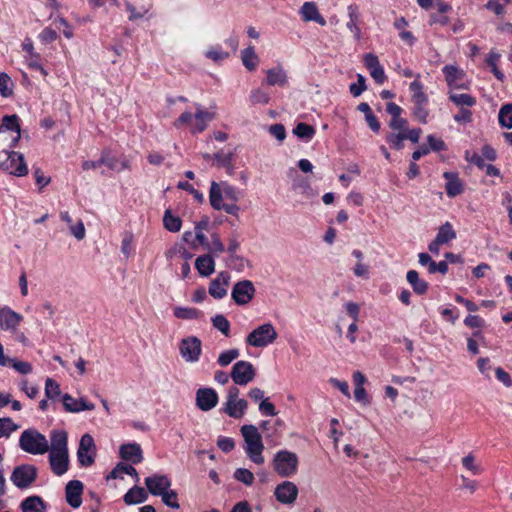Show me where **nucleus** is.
<instances>
[{
    "label": "nucleus",
    "instance_id": "obj_1",
    "mask_svg": "<svg viewBox=\"0 0 512 512\" xmlns=\"http://www.w3.org/2000/svg\"><path fill=\"white\" fill-rule=\"evenodd\" d=\"M241 433L246 444L244 449L250 460L257 465L263 464L264 457L262 456V452L264 450V444L257 427L251 424L243 425L241 427Z\"/></svg>",
    "mask_w": 512,
    "mask_h": 512
},
{
    "label": "nucleus",
    "instance_id": "obj_2",
    "mask_svg": "<svg viewBox=\"0 0 512 512\" xmlns=\"http://www.w3.org/2000/svg\"><path fill=\"white\" fill-rule=\"evenodd\" d=\"M20 448L33 455H42L49 451L50 445L45 435L36 429L24 430L19 438Z\"/></svg>",
    "mask_w": 512,
    "mask_h": 512
},
{
    "label": "nucleus",
    "instance_id": "obj_3",
    "mask_svg": "<svg viewBox=\"0 0 512 512\" xmlns=\"http://www.w3.org/2000/svg\"><path fill=\"white\" fill-rule=\"evenodd\" d=\"M22 321L23 316L21 314L13 311L8 306L0 307V329L9 331L16 341L26 345L28 338L24 332L19 330Z\"/></svg>",
    "mask_w": 512,
    "mask_h": 512
},
{
    "label": "nucleus",
    "instance_id": "obj_4",
    "mask_svg": "<svg viewBox=\"0 0 512 512\" xmlns=\"http://www.w3.org/2000/svg\"><path fill=\"white\" fill-rule=\"evenodd\" d=\"M278 337L277 331L271 323H264L255 328L246 337V343L252 347H266Z\"/></svg>",
    "mask_w": 512,
    "mask_h": 512
},
{
    "label": "nucleus",
    "instance_id": "obj_5",
    "mask_svg": "<svg viewBox=\"0 0 512 512\" xmlns=\"http://www.w3.org/2000/svg\"><path fill=\"white\" fill-rule=\"evenodd\" d=\"M273 467L278 475L290 477L297 472L298 457L294 452L287 450L278 451L273 459Z\"/></svg>",
    "mask_w": 512,
    "mask_h": 512
},
{
    "label": "nucleus",
    "instance_id": "obj_6",
    "mask_svg": "<svg viewBox=\"0 0 512 512\" xmlns=\"http://www.w3.org/2000/svg\"><path fill=\"white\" fill-rule=\"evenodd\" d=\"M410 91L412 92V101L414 103L413 116L422 124H426L429 115V111L426 108L428 97L423 92V85L418 80H414L410 84Z\"/></svg>",
    "mask_w": 512,
    "mask_h": 512
},
{
    "label": "nucleus",
    "instance_id": "obj_7",
    "mask_svg": "<svg viewBox=\"0 0 512 512\" xmlns=\"http://www.w3.org/2000/svg\"><path fill=\"white\" fill-rule=\"evenodd\" d=\"M6 159L0 162V169L12 175L22 177L27 175L28 168L23 154L15 151H4Z\"/></svg>",
    "mask_w": 512,
    "mask_h": 512
},
{
    "label": "nucleus",
    "instance_id": "obj_8",
    "mask_svg": "<svg viewBox=\"0 0 512 512\" xmlns=\"http://www.w3.org/2000/svg\"><path fill=\"white\" fill-rule=\"evenodd\" d=\"M230 376L234 384L245 386L254 380L256 370L251 362L241 360L233 365Z\"/></svg>",
    "mask_w": 512,
    "mask_h": 512
},
{
    "label": "nucleus",
    "instance_id": "obj_9",
    "mask_svg": "<svg viewBox=\"0 0 512 512\" xmlns=\"http://www.w3.org/2000/svg\"><path fill=\"white\" fill-rule=\"evenodd\" d=\"M37 477V468L31 464H23L16 466L11 474V481L13 484L24 489L29 487Z\"/></svg>",
    "mask_w": 512,
    "mask_h": 512
},
{
    "label": "nucleus",
    "instance_id": "obj_10",
    "mask_svg": "<svg viewBox=\"0 0 512 512\" xmlns=\"http://www.w3.org/2000/svg\"><path fill=\"white\" fill-rule=\"evenodd\" d=\"M96 446L90 434H84L79 443L77 458L81 466H91L95 461Z\"/></svg>",
    "mask_w": 512,
    "mask_h": 512
},
{
    "label": "nucleus",
    "instance_id": "obj_11",
    "mask_svg": "<svg viewBox=\"0 0 512 512\" xmlns=\"http://www.w3.org/2000/svg\"><path fill=\"white\" fill-rule=\"evenodd\" d=\"M256 289L250 280L237 282L231 292V297L238 305L248 304L254 297Z\"/></svg>",
    "mask_w": 512,
    "mask_h": 512
},
{
    "label": "nucleus",
    "instance_id": "obj_12",
    "mask_svg": "<svg viewBox=\"0 0 512 512\" xmlns=\"http://www.w3.org/2000/svg\"><path fill=\"white\" fill-rule=\"evenodd\" d=\"M218 394L213 388H199L196 391L195 402L198 409L207 412L215 408L218 404Z\"/></svg>",
    "mask_w": 512,
    "mask_h": 512
},
{
    "label": "nucleus",
    "instance_id": "obj_13",
    "mask_svg": "<svg viewBox=\"0 0 512 512\" xmlns=\"http://www.w3.org/2000/svg\"><path fill=\"white\" fill-rule=\"evenodd\" d=\"M274 496L281 504L290 505L297 499L298 488L293 482L284 481L276 486Z\"/></svg>",
    "mask_w": 512,
    "mask_h": 512
},
{
    "label": "nucleus",
    "instance_id": "obj_14",
    "mask_svg": "<svg viewBox=\"0 0 512 512\" xmlns=\"http://www.w3.org/2000/svg\"><path fill=\"white\" fill-rule=\"evenodd\" d=\"M179 349L187 362H196L201 354V341L197 337L183 339Z\"/></svg>",
    "mask_w": 512,
    "mask_h": 512
},
{
    "label": "nucleus",
    "instance_id": "obj_15",
    "mask_svg": "<svg viewBox=\"0 0 512 512\" xmlns=\"http://www.w3.org/2000/svg\"><path fill=\"white\" fill-rule=\"evenodd\" d=\"M145 485L153 496H161L171 487V480L166 475H153L145 479Z\"/></svg>",
    "mask_w": 512,
    "mask_h": 512
},
{
    "label": "nucleus",
    "instance_id": "obj_16",
    "mask_svg": "<svg viewBox=\"0 0 512 512\" xmlns=\"http://www.w3.org/2000/svg\"><path fill=\"white\" fill-rule=\"evenodd\" d=\"M84 486L79 480H71L65 487V496L67 503L73 507L78 508L82 504V494Z\"/></svg>",
    "mask_w": 512,
    "mask_h": 512
},
{
    "label": "nucleus",
    "instance_id": "obj_17",
    "mask_svg": "<svg viewBox=\"0 0 512 512\" xmlns=\"http://www.w3.org/2000/svg\"><path fill=\"white\" fill-rule=\"evenodd\" d=\"M230 275L227 272H220L219 275L211 281L209 286V294L215 299H221L227 294Z\"/></svg>",
    "mask_w": 512,
    "mask_h": 512
},
{
    "label": "nucleus",
    "instance_id": "obj_18",
    "mask_svg": "<svg viewBox=\"0 0 512 512\" xmlns=\"http://www.w3.org/2000/svg\"><path fill=\"white\" fill-rule=\"evenodd\" d=\"M364 64L376 83L383 84L385 82L386 75L376 55L372 53L366 54L364 56Z\"/></svg>",
    "mask_w": 512,
    "mask_h": 512
},
{
    "label": "nucleus",
    "instance_id": "obj_19",
    "mask_svg": "<svg viewBox=\"0 0 512 512\" xmlns=\"http://www.w3.org/2000/svg\"><path fill=\"white\" fill-rule=\"evenodd\" d=\"M248 402L243 398L226 400L223 404L222 411L229 417L240 419L246 413Z\"/></svg>",
    "mask_w": 512,
    "mask_h": 512
},
{
    "label": "nucleus",
    "instance_id": "obj_20",
    "mask_svg": "<svg viewBox=\"0 0 512 512\" xmlns=\"http://www.w3.org/2000/svg\"><path fill=\"white\" fill-rule=\"evenodd\" d=\"M49 463L55 475L61 476L65 474L69 467L68 452H50Z\"/></svg>",
    "mask_w": 512,
    "mask_h": 512
},
{
    "label": "nucleus",
    "instance_id": "obj_21",
    "mask_svg": "<svg viewBox=\"0 0 512 512\" xmlns=\"http://www.w3.org/2000/svg\"><path fill=\"white\" fill-rule=\"evenodd\" d=\"M62 403L64 409L71 413H78L84 410H93L95 408L93 403L87 402L83 398L76 400L67 393L62 396Z\"/></svg>",
    "mask_w": 512,
    "mask_h": 512
},
{
    "label": "nucleus",
    "instance_id": "obj_22",
    "mask_svg": "<svg viewBox=\"0 0 512 512\" xmlns=\"http://www.w3.org/2000/svg\"><path fill=\"white\" fill-rule=\"evenodd\" d=\"M300 13H301L302 19L305 22L314 21L321 26L326 25V20L319 13L317 5L314 2H305L301 7Z\"/></svg>",
    "mask_w": 512,
    "mask_h": 512
},
{
    "label": "nucleus",
    "instance_id": "obj_23",
    "mask_svg": "<svg viewBox=\"0 0 512 512\" xmlns=\"http://www.w3.org/2000/svg\"><path fill=\"white\" fill-rule=\"evenodd\" d=\"M120 456L122 459L131 461L134 464L140 463L143 460L141 446L137 443L121 445Z\"/></svg>",
    "mask_w": 512,
    "mask_h": 512
},
{
    "label": "nucleus",
    "instance_id": "obj_24",
    "mask_svg": "<svg viewBox=\"0 0 512 512\" xmlns=\"http://www.w3.org/2000/svg\"><path fill=\"white\" fill-rule=\"evenodd\" d=\"M443 176L447 180L445 190L449 197H455L463 192V184L457 173L444 172Z\"/></svg>",
    "mask_w": 512,
    "mask_h": 512
},
{
    "label": "nucleus",
    "instance_id": "obj_25",
    "mask_svg": "<svg viewBox=\"0 0 512 512\" xmlns=\"http://www.w3.org/2000/svg\"><path fill=\"white\" fill-rule=\"evenodd\" d=\"M349 21L346 24V27L349 29L351 33H353L356 40L361 39V30L358 26L360 22V13L357 5L351 4L347 8Z\"/></svg>",
    "mask_w": 512,
    "mask_h": 512
},
{
    "label": "nucleus",
    "instance_id": "obj_26",
    "mask_svg": "<svg viewBox=\"0 0 512 512\" xmlns=\"http://www.w3.org/2000/svg\"><path fill=\"white\" fill-rule=\"evenodd\" d=\"M67 433L63 430H53L50 435V452H68Z\"/></svg>",
    "mask_w": 512,
    "mask_h": 512
},
{
    "label": "nucleus",
    "instance_id": "obj_27",
    "mask_svg": "<svg viewBox=\"0 0 512 512\" xmlns=\"http://www.w3.org/2000/svg\"><path fill=\"white\" fill-rule=\"evenodd\" d=\"M22 512H45L46 504L39 496L33 495L25 498L21 502Z\"/></svg>",
    "mask_w": 512,
    "mask_h": 512
},
{
    "label": "nucleus",
    "instance_id": "obj_28",
    "mask_svg": "<svg viewBox=\"0 0 512 512\" xmlns=\"http://www.w3.org/2000/svg\"><path fill=\"white\" fill-rule=\"evenodd\" d=\"M195 267L201 276L208 277L215 270V262L211 255L205 254L196 259Z\"/></svg>",
    "mask_w": 512,
    "mask_h": 512
},
{
    "label": "nucleus",
    "instance_id": "obj_29",
    "mask_svg": "<svg viewBox=\"0 0 512 512\" xmlns=\"http://www.w3.org/2000/svg\"><path fill=\"white\" fill-rule=\"evenodd\" d=\"M148 494L144 488L139 486H134L129 489L127 493L124 495L123 499L127 505H135L143 503L147 500Z\"/></svg>",
    "mask_w": 512,
    "mask_h": 512
},
{
    "label": "nucleus",
    "instance_id": "obj_30",
    "mask_svg": "<svg viewBox=\"0 0 512 512\" xmlns=\"http://www.w3.org/2000/svg\"><path fill=\"white\" fill-rule=\"evenodd\" d=\"M406 279L412 286L413 291L419 295H423L428 290V283L420 279L419 274L416 270H410L407 272Z\"/></svg>",
    "mask_w": 512,
    "mask_h": 512
},
{
    "label": "nucleus",
    "instance_id": "obj_31",
    "mask_svg": "<svg viewBox=\"0 0 512 512\" xmlns=\"http://www.w3.org/2000/svg\"><path fill=\"white\" fill-rule=\"evenodd\" d=\"M267 84L270 86H284L287 83V75L281 67L267 70Z\"/></svg>",
    "mask_w": 512,
    "mask_h": 512
},
{
    "label": "nucleus",
    "instance_id": "obj_32",
    "mask_svg": "<svg viewBox=\"0 0 512 512\" xmlns=\"http://www.w3.org/2000/svg\"><path fill=\"white\" fill-rule=\"evenodd\" d=\"M233 152H228L224 154L223 152H217L213 155L214 164L217 167H224L227 169L229 174L233 173L234 165H233Z\"/></svg>",
    "mask_w": 512,
    "mask_h": 512
},
{
    "label": "nucleus",
    "instance_id": "obj_33",
    "mask_svg": "<svg viewBox=\"0 0 512 512\" xmlns=\"http://www.w3.org/2000/svg\"><path fill=\"white\" fill-rule=\"evenodd\" d=\"M241 59H242L243 65L249 71L255 70L259 63V58H258L257 54L255 53L253 46H248L247 48L242 50Z\"/></svg>",
    "mask_w": 512,
    "mask_h": 512
},
{
    "label": "nucleus",
    "instance_id": "obj_34",
    "mask_svg": "<svg viewBox=\"0 0 512 512\" xmlns=\"http://www.w3.org/2000/svg\"><path fill=\"white\" fill-rule=\"evenodd\" d=\"M449 100L453 102L455 105L459 106L460 108L465 107H472L476 104V99L470 94L462 93V94H455L451 93L449 95Z\"/></svg>",
    "mask_w": 512,
    "mask_h": 512
},
{
    "label": "nucleus",
    "instance_id": "obj_35",
    "mask_svg": "<svg viewBox=\"0 0 512 512\" xmlns=\"http://www.w3.org/2000/svg\"><path fill=\"white\" fill-rule=\"evenodd\" d=\"M501 58V55L494 51V50H491L488 54V57L486 59V63L487 65L490 67L491 69V72L493 73V75L498 79L500 80L501 82L504 81L505 79V75L502 71H500L497 67V62L499 61V59Z\"/></svg>",
    "mask_w": 512,
    "mask_h": 512
},
{
    "label": "nucleus",
    "instance_id": "obj_36",
    "mask_svg": "<svg viewBox=\"0 0 512 512\" xmlns=\"http://www.w3.org/2000/svg\"><path fill=\"white\" fill-rule=\"evenodd\" d=\"M293 133L298 138L308 141L314 137L316 130L312 125L300 122L293 129Z\"/></svg>",
    "mask_w": 512,
    "mask_h": 512
},
{
    "label": "nucleus",
    "instance_id": "obj_37",
    "mask_svg": "<svg viewBox=\"0 0 512 512\" xmlns=\"http://www.w3.org/2000/svg\"><path fill=\"white\" fill-rule=\"evenodd\" d=\"M61 395L59 383L53 378H47L45 381V396L47 399L56 401Z\"/></svg>",
    "mask_w": 512,
    "mask_h": 512
},
{
    "label": "nucleus",
    "instance_id": "obj_38",
    "mask_svg": "<svg viewBox=\"0 0 512 512\" xmlns=\"http://www.w3.org/2000/svg\"><path fill=\"white\" fill-rule=\"evenodd\" d=\"M174 316L179 319L191 320L200 318L202 316V313L196 308L175 307Z\"/></svg>",
    "mask_w": 512,
    "mask_h": 512
},
{
    "label": "nucleus",
    "instance_id": "obj_39",
    "mask_svg": "<svg viewBox=\"0 0 512 512\" xmlns=\"http://www.w3.org/2000/svg\"><path fill=\"white\" fill-rule=\"evenodd\" d=\"M210 204L213 208L220 210L222 209V192L219 184L215 181H212L210 187Z\"/></svg>",
    "mask_w": 512,
    "mask_h": 512
},
{
    "label": "nucleus",
    "instance_id": "obj_40",
    "mask_svg": "<svg viewBox=\"0 0 512 512\" xmlns=\"http://www.w3.org/2000/svg\"><path fill=\"white\" fill-rule=\"evenodd\" d=\"M498 119L502 127L512 129V104H505L500 108Z\"/></svg>",
    "mask_w": 512,
    "mask_h": 512
},
{
    "label": "nucleus",
    "instance_id": "obj_41",
    "mask_svg": "<svg viewBox=\"0 0 512 512\" xmlns=\"http://www.w3.org/2000/svg\"><path fill=\"white\" fill-rule=\"evenodd\" d=\"M10 130L15 131L17 133L20 132V124H19V118L16 114L13 115H5L2 119V124L0 126V133L3 130Z\"/></svg>",
    "mask_w": 512,
    "mask_h": 512
},
{
    "label": "nucleus",
    "instance_id": "obj_42",
    "mask_svg": "<svg viewBox=\"0 0 512 512\" xmlns=\"http://www.w3.org/2000/svg\"><path fill=\"white\" fill-rule=\"evenodd\" d=\"M456 234L452 229V226H441L439 232L434 239L439 245L447 244L449 241L454 239Z\"/></svg>",
    "mask_w": 512,
    "mask_h": 512
},
{
    "label": "nucleus",
    "instance_id": "obj_43",
    "mask_svg": "<svg viewBox=\"0 0 512 512\" xmlns=\"http://www.w3.org/2000/svg\"><path fill=\"white\" fill-rule=\"evenodd\" d=\"M240 355L239 350L236 348L229 349L227 351H224L220 353L217 359V363L221 367H226L230 365L236 358H238Z\"/></svg>",
    "mask_w": 512,
    "mask_h": 512
},
{
    "label": "nucleus",
    "instance_id": "obj_44",
    "mask_svg": "<svg viewBox=\"0 0 512 512\" xmlns=\"http://www.w3.org/2000/svg\"><path fill=\"white\" fill-rule=\"evenodd\" d=\"M161 499L166 506L172 509L180 508V504L178 502V495L174 490H171L170 488L161 495Z\"/></svg>",
    "mask_w": 512,
    "mask_h": 512
},
{
    "label": "nucleus",
    "instance_id": "obj_45",
    "mask_svg": "<svg viewBox=\"0 0 512 512\" xmlns=\"http://www.w3.org/2000/svg\"><path fill=\"white\" fill-rule=\"evenodd\" d=\"M213 326L218 329L225 336H229L230 323L223 315H216L212 318Z\"/></svg>",
    "mask_w": 512,
    "mask_h": 512
},
{
    "label": "nucleus",
    "instance_id": "obj_46",
    "mask_svg": "<svg viewBox=\"0 0 512 512\" xmlns=\"http://www.w3.org/2000/svg\"><path fill=\"white\" fill-rule=\"evenodd\" d=\"M234 478L248 486L254 482L253 473L245 468H238L234 473Z\"/></svg>",
    "mask_w": 512,
    "mask_h": 512
},
{
    "label": "nucleus",
    "instance_id": "obj_47",
    "mask_svg": "<svg viewBox=\"0 0 512 512\" xmlns=\"http://www.w3.org/2000/svg\"><path fill=\"white\" fill-rule=\"evenodd\" d=\"M250 100L252 104H268L270 101V95L268 92L262 89H256L252 91L250 95Z\"/></svg>",
    "mask_w": 512,
    "mask_h": 512
},
{
    "label": "nucleus",
    "instance_id": "obj_48",
    "mask_svg": "<svg viewBox=\"0 0 512 512\" xmlns=\"http://www.w3.org/2000/svg\"><path fill=\"white\" fill-rule=\"evenodd\" d=\"M366 88L365 77L362 74H358L357 83H352L349 87V90L354 97H358L366 90Z\"/></svg>",
    "mask_w": 512,
    "mask_h": 512
},
{
    "label": "nucleus",
    "instance_id": "obj_49",
    "mask_svg": "<svg viewBox=\"0 0 512 512\" xmlns=\"http://www.w3.org/2000/svg\"><path fill=\"white\" fill-rule=\"evenodd\" d=\"M125 7H126V10L130 13V15H129L130 21H135L137 19L142 18L150 9V5H148L147 7L142 6L141 12H137L135 6L133 4H131L129 1H125Z\"/></svg>",
    "mask_w": 512,
    "mask_h": 512
},
{
    "label": "nucleus",
    "instance_id": "obj_50",
    "mask_svg": "<svg viewBox=\"0 0 512 512\" xmlns=\"http://www.w3.org/2000/svg\"><path fill=\"white\" fill-rule=\"evenodd\" d=\"M9 364L19 373L21 374H29L32 372V365L26 361H20L15 358L9 359Z\"/></svg>",
    "mask_w": 512,
    "mask_h": 512
},
{
    "label": "nucleus",
    "instance_id": "obj_51",
    "mask_svg": "<svg viewBox=\"0 0 512 512\" xmlns=\"http://www.w3.org/2000/svg\"><path fill=\"white\" fill-rule=\"evenodd\" d=\"M386 140L395 150H402L404 148L403 141L405 136L402 132L398 134L390 133L387 135Z\"/></svg>",
    "mask_w": 512,
    "mask_h": 512
},
{
    "label": "nucleus",
    "instance_id": "obj_52",
    "mask_svg": "<svg viewBox=\"0 0 512 512\" xmlns=\"http://www.w3.org/2000/svg\"><path fill=\"white\" fill-rule=\"evenodd\" d=\"M9 84H11V78L5 72L0 73V94L3 97H9L13 94L11 88H9Z\"/></svg>",
    "mask_w": 512,
    "mask_h": 512
},
{
    "label": "nucleus",
    "instance_id": "obj_53",
    "mask_svg": "<svg viewBox=\"0 0 512 512\" xmlns=\"http://www.w3.org/2000/svg\"><path fill=\"white\" fill-rule=\"evenodd\" d=\"M17 428V425L10 418H0V438L9 436Z\"/></svg>",
    "mask_w": 512,
    "mask_h": 512
},
{
    "label": "nucleus",
    "instance_id": "obj_54",
    "mask_svg": "<svg viewBox=\"0 0 512 512\" xmlns=\"http://www.w3.org/2000/svg\"><path fill=\"white\" fill-rule=\"evenodd\" d=\"M205 226H195V236H193V241H195V249L199 246L208 247V238L203 233V228Z\"/></svg>",
    "mask_w": 512,
    "mask_h": 512
},
{
    "label": "nucleus",
    "instance_id": "obj_55",
    "mask_svg": "<svg viewBox=\"0 0 512 512\" xmlns=\"http://www.w3.org/2000/svg\"><path fill=\"white\" fill-rule=\"evenodd\" d=\"M427 141L429 146H427L430 150L435 152L445 151L447 146L442 139L436 138L434 135H428Z\"/></svg>",
    "mask_w": 512,
    "mask_h": 512
},
{
    "label": "nucleus",
    "instance_id": "obj_56",
    "mask_svg": "<svg viewBox=\"0 0 512 512\" xmlns=\"http://www.w3.org/2000/svg\"><path fill=\"white\" fill-rule=\"evenodd\" d=\"M443 73L445 75L447 83L451 85L458 79L460 71L456 66L446 65L443 67Z\"/></svg>",
    "mask_w": 512,
    "mask_h": 512
},
{
    "label": "nucleus",
    "instance_id": "obj_57",
    "mask_svg": "<svg viewBox=\"0 0 512 512\" xmlns=\"http://www.w3.org/2000/svg\"><path fill=\"white\" fill-rule=\"evenodd\" d=\"M269 132L278 141H283L286 138V129L283 124L277 123L269 127Z\"/></svg>",
    "mask_w": 512,
    "mask_h": 512
},
{
    "label": "nucleus",
    "instance_id": "obj_58",
    "mask_svg": "<svg viewBox=\"0 0 512 512\" xmlns=\"http://www.w3.org/2000/svg\"><path fill=\"white\" fill-rule=\"evenodd\" d=\"M496 378L503 383V385L507 388L512 387V378L503 368L497 367L495 369Z\"/></svg>",
    "mask_w": 512,
    "mask_h": 512
},
{
    "label": "nucleus",
    "instance_id": "obj_59",
    "mask_svg": "<svg viewBox=\"0 0 512 512\" xmlns=\"http://www.w3.org/2000/svg\"><path fill=\"white\" fill-rule=\"evenodd\" d=\"M217 446L223 452L228 453V452H230V451H232L234 449L235 442L230 437H221L217 441Z\"/></svg>",
    "mask_w": 512,
    "mask_h": 512
},
{
    "label": "nucleus",
    "instance_id": "obj_60",
    "mask_svg": "<svg viewBox=\"0 0 512 512\" xmlns=\"http://www.w3.org/2000/svg\"><path fill=\"white\" fill-rule=\"evenodd\" d=\"M259 410L263 415L275 416L277 411L273 403L269 402L268 399L262 400L259 404Z\"/></svg>",
    "mask_w": 512,
    "mask_h": 512
},
{
    "label": "nucleus",
    "instance_id": "obj_61",
    "mask_svg": "<svg viewBox=\"0 0 512 512\" xmlns=\"http://www.w3.org/2000/svg\"><path fill=\"white\" fill-rule=\"evenodd\" d=\"M474 461V456L472 454H468L462 459V464L466 469L472 471L473 474H479L481 472V469L478 465L474 463Z\"/></svg>",
    "mask_w": 512,
    "mask_h": 512
},
{
    "label": "nucleus",
    "instance_id": "obj_62",
    "mask_svg": "<svg viewBox=\"0 0 512 512\" xmlns=\"http://www.w3.org/2000/svg\"><path fill=\"white\" fill-rule=\"evenodd\" d=\"M57 36V32L54 29L46 27L40 33L39 38L43 43H51L57 39Z\"/></svg>",
    "mask_w": 512,
    "mask_h": 512
},
{
    "label": "nucleus",
    "instance_id": "obj_63",
    "mask_svg": "<svg viewBox=\"0 0 512 512\" xmlns=\"http://www.w3.org/2000/svg\"><path fill=\"white\" fill-rule=\"evenodd\" d=\"M477 367L481 374L490 379L489 371L491 370L490 359L488 357H481L477 360Z\"/></svg>",
    "mask_w": 512,
    "mask_h": 512
},
{
    "label": "nucleus",
    "instance_id": "obj_64",
    "mask_svg": "<svg viewBox=\"0 0 512 512\" xmlns=\"http://www.w3.org/2000/svg\"><path fill=\"white\" fill-rule=\"evenodd\" d=\"M454 120L458 123H470L472 121L471 110L460 108L459 113L454 115Z\"/></svg>",
    "mask_w": 512,
    "mask_h": 512
}]
</instances>
